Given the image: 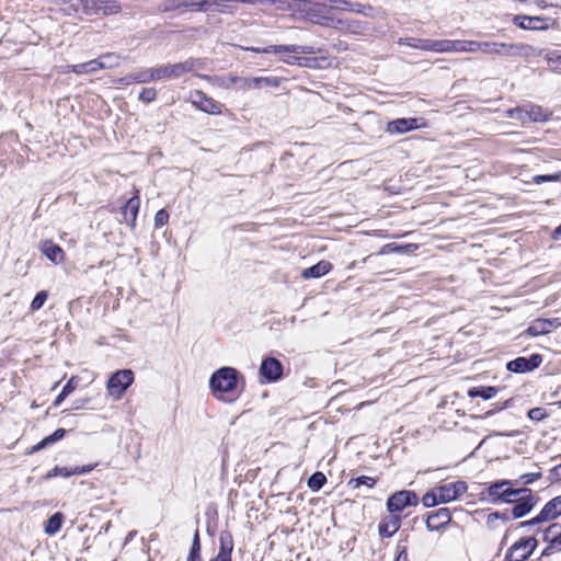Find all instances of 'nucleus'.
I'll return each mask as SVG.
<instances>
[{"instance_id":"2eb2a0df","label":"nucleus","mask_w":561,"mask_h":561,"mask_svg":"<svg viewBox=\"0 0 561 561\" xmlns=\"http://www.w3.org/2000/svg\"><path fill=\"white\" fill-rule=\"evenodd\" d=\"M542 362V357L538 354H533L529 358L518 357L506 364V368L510 371L523 374L528 373L537 368Z\"/></svg>"},{"instance_id":"37998d69","label":"nucleus","mask_w":561,"mask_h":561,"mask_svg":"<svg viewBox=\"0 0 561 561\" xmlns=\"http://www.w3.org/2000/svg\"><path fill=\"white\" fill-rule=\"evenodd\" d=\"M559 551H561V535L548 543V546L541 552V557H548Z\"/></svg>"},{"instance_id":"9b49d317","label":"nucleus","mask_w":561,"mask_h":561,"mask_svg":"<svg viewBox=\"0 0 561 561\" xmlns=\"http://www.w3.org/2000/svg\"><path fill=\"white\" fill-rule=\"evenodd\" d=\"M515 491L518 492L519 497L514 499L515 501L513 503H515V506L513 507L512 513L515 518H520L534 508L537 504V499L530 489L520 488Z\"/></svg>"},{"instance_id":"09e8293b","label":"nucleus","mask_w":561,"mask_h":561,"mask_svg":"<svg viewBox=\"0 0 561 561\" xmlns=\"http://www.w3.org/2000/svg\"><path fill=\"white\" fill-rule=\"evenodd\" d=\"M57 476H60V477H64V478H68L70 476H72V468L55 467L53 470H50L47 473V478H54V477H57Z\"/></svg>"},{"instance_id":"c85d7f7f","label":"nucleus","mask_w":561,"mask_h":561,"mask_svg":"<svg viewBox=\"0 0 561 561\" xmlns=\"http://www.w3.org/2000/svg\"><path fill=\"white\" fill-rule=\"evenodd\" d=\"M550 116L541 106L531 105L529 110H525V119L528 118L533 122H546Z\"/></svg>"},{"instance_id":"e433bc0d","label":"nucleus","mask_w":561,"mask_h":561,"mask_svg":"<svg viewBox=\"0 0 561 561\" xmlns=\"http://www.w3.org/2000/svg\"><path fill=\"white\" fill-rule=\"evenodd\" d=\"M186 10L206 12L210 8L209 0H185Z\"/></svg>"},{"instance_id":"bb28decb","label":"nucleus","mask_w":561,"mask_h":561,"mask_svg":"<svg viewBox=\"0 0 561 561\" xmlns=\"http://www.w3.org/2000/svg\"><path fill=\"white\" fill-rule=\"evenodd\" d=\"M122 10L121 4L115 0H99L98 14L112 15Z\"/></svg>"},{"instance_id":"f704fd0d","label":"nucleus","mask_w":561,"mask_h":561,"mask_svg":"<svg viewBox=\"0 0 561 561\" xmlns=\"http://www.w3.org/2000/svg\"><path fill=\"white\" fill-rule=\"evenodd\" d=\"M517 44L495 43L494 54L501 56H516Z\"/></svg>"},{"instance_id":"3c124183","label":"nucleus","mask_w":561,"mask_h":561,"mask_svg":"<svg viewBox=\"0 0 561 561\" xmlns=\"http://www.w3.org/2000/svg\"><path fill=\"white\" fill-rule=\"evenodd\" d=\"M237 76H229L227 78H216V83L221 88L230 89L233 84H237Z\"/></svg>"},{"instance_id":"ea45409f","label":"nucleus","mask_w":561,"mask_h":561,"mask_svg":"<svg viewBox=\"0 0 561 561\" xmlns=\"http://www.w3.org/2000/svg\"><path fill=\"white\" fill-rule=\"evenodd\" d=\"M422 503L425 507H433L442 503L440 500H438V493L436 488H433L423 495Z\"/></svg>"},{"instance_id":"13d9d810","label":"nucleus","mask_w":561,"mask_h":561,"mask_svg":"<svg viewBox=\"0 0 561 561\" xmlns=\"http://www.w3.org/2000/svg\"><path fill=\"white\" fill-rule=\"evenodd\" d=\"M480 51L484 54H494L495 42H479Z\"/></svg>"},{"instance_id":"cd10ccee","label":"nucleus","mask_w":561,"mask_h":561,"mask_svg":"<svg viewBox=\"0 0 561 561\" xmlns=\"http://www.w3.org/2000/svg\"><path fill=\"white\" fill-rule=\"evenodd\" d=\"M219 556H228L231 557V552L233 550V539L232 535L229 531H221L219 535Z\"/></svg>"},{"instance_id":"7c9ffc66","label":"nucleus","mask_w":561,"mask_h":561,"mask_svg":"<svg viewBox=\"0 0 561 561\" xmlns=\"http://www.w3.org/2000/svg\"><path fill=\"white\" fill-rule=\"evenodd\" d=\"M499 389L495 387H477L469 391L471 398L481 397L485 400L492 399L496 396Z\"/></svg>"},{"instance_id":"20e7f679","label":"nucleus","mask_w":561,"mask_h":561,"mask_svg":"<svg viewBox=\"0 0 561 561\" xmlns=\"http://www.w3.org/2000/svg\"><path fill=\"white\" fill-rule=\"evenodd\" d=\"M133 382L134 373L130 369L117 370L107 381V392L115 400H119Z\"/></svg>"},{"instance_id":"f257e3e1","label":"nucleus","mask_w":561,"mask_h":561,"mask_svg":"<svg viewBox=\"0 0 561 561\" xmlns=\"http://www.w3.org/2000/svg\"><path fill=\"white\" fill-rule=\"evenodd\" d=\"M296 10L304 13L312 23L330 25L334 23L331 12L335 10L333 0H299Z\"/></svg>"},{"instance_id":"473e14b6","label":"nucleus","mask_w":561,"mask_h":561,"mask_svg":"<svg viewBox=\"0 0 561 561\" xmlns=\"http://www.w3.org/2000/svg\"><path fill=\"white\" fill-rule=\"evenodd\" d=\"M159 10L161 12L186 10V2L185 0H163L159 5Z\"/></svg>"},{"instance_id":"58836bf2","label":"nucleus","mask_w":561,"mask_h":561,"mask_svg":"<svg viewBox=\"0 0 561 561\" xmlns=\"http://www.w3.org/2000/svg\"><path fill=\"white\" fill-rule=\"evenodd\" d=\"M404 44L416 49L421 50H430L431 51V45L432 39H423V38H405Z\"/></svg>"},{"instance_id":"72a5a7b5","label":"nucleus","mask_w":561,"mask_h":561,"mask_svg":"<svg viewBox=\"0 0 561 561\" xmlns=\"http://www.w3.org/2000/svg\"><path fill=\"white\" fill-rule=\"evenodd\" d=\"M545 58L551 69L561 72V51L551 50L545 54Z\"/></svg>"},{"instance_id":"a19ab883","label":"nucleus","mask_w":561,"mask_h":561,"mask_svg":"<svg viewBox=\"0 0 561 561\" xmlns=\"http://www.w3.org/2000/svg\"><path fill=\"white\" fill-rule=\"evenodd\" d=\"M558 536H561V524H552L550 525L543 533V541L549 543L553 539H556Z\"/></svg>"},{"instance_id":"864d4df0","label":"nucleus","mask_w":561,"mask_h":561,"mask_svg":"<svg viewBox=\"0 0 561 561\" xmlns=\"http://www.w3.org/2000/svg\"><path fill=\"white\" fill-rule=\"evenodd\" d=\"M410 248H415L414 244H409L407 247H398V245H393L391 243L389 244H386L381 251H380V254H385V253H388V252H404L407 249H410Z\"/></svg>"},{"instance_id":"423d86ee","label":"nucleus","mask_w":561,"mask_h":561,"mask_svg":"<svg viewBox=\"0 0 561 561\" xmlns=\"http://www.w3.org/2000/svg\"><path fill=\"white\" fill-rule=\"evenodd\" d=\"M196 66L195 60L188 59L178 64H167L156 67L157 80L176 79L186 72L192 71Z\"/></svg>"},{"instance_id":"a211bd4d","label":"nucleus","mask_w":561,"mask_h":561,"mask_svg":"<svg viewBox=\"0 0 561 561\" xmlns=\"http://www.w3.org/2000/svg\"><path fill=\"white\" fill-rule=\"evenodd\" d=\"M451 520L450 511L446 507L439 508L430 514L426 518V528L430 531L439 530L448 525Z\"/></svg>"},{"instance_id":"5701e85b","label":"nucleus","mask_w":561,"mask_h":561,"mask_svg":"<svg viewBox=\"0 0 561 561\" xmlns=\"http://www.w3.org/2000/svg\"><path fill=\"white\" fill-rule=\"evenodd\" d=\"M332 268V264L329 261H320L313 266L305 268L301 272V277L308 278H319L328 274Z\"/></svg>"},{"instance_id":"0e129e2a","label":"nucleus","mask_w":561,"mask_h":561,"mask_svg":"<svg viewBox=\"0 0 561 561\" xmlns=\"http://www.w3.org/2000/svg\"><path fill=\"white\" fill-rule=\"evenodd\" d=\"M263 83L271 87H277L278 80L276 78L265 77L263 78Z\"/></svg>"},{"instance_id":"5fc2aeb1","label":"nucleus","mask_w":561,"mask_h":561,"mask_svg":"<svg viewBox=\"0 0 561 561\" xmlns=\"http://www.w3.org/2000/svg\"><path fill=\"white\" fill-rule=\"evenodd\" d=\"M169 220V214L165 209H160L157 211L154 216V224L156 226H164L168 224Z\"/></svg>"},{"instance_id":"412c9836","label":"nucleus","mask_w":561,"mask_h":561,"mask_svg":"<svg viewBox=\"0 0 561 561\" xmlns=\"http://www.w3.org/2000/svg\"><path fill=\"white\" fill-rule=\"evenodd\" d=\"M401 526V517L391 513L379 523V535L385 538L391 537Z\"/></svg>"},{"instance_id":"79ce46f5","label":"nucleus","mask_w":561,"mask_h":561,"mask_svg":"<svg viewBox=\"0 0 561 561\" xmlns=\"http://www.w3.org/2000/svg\"><path fill=\"white\" fill-rule=\"evenodd\" d=\"M348 484L353 488H358L360 485L373 488L376 484V480L371 477L362 476L356 479H351Z\"/></svg>"},{"instance_id":"c756f323","label":"nucleus","mask_w":561,"mask_h":561,"mask_svg":"<svg viewBox=\"0 0 561 561\" xmlns=\"http://www.w3.org/2000/svg\"><path fill=\"white\" fill-rule=\"evenodd\" d=\"M62 522H64V515L59 512L55 513L45 523V533L50 536L57 534L62 526Z\"/></svg>"},{"instance_id":"338daca9","label":"nucleus","mask_w":561,"mask_h":561,"mask_svg":"<svg viewBox=\"0 0 561 561\" xmlns=\"http://www.w3.org/2000/svg\"><path fill=\"white\" fill-rule=\"evenodd\" d=\"M263 83V77L251 78L252 88H260Z\"/></svg>"},{"instance_id":"f8f14e48","label":"nucleus","mask_w":561,"mask_h":561,"mask_svg":"<svg viewBox=\"0 0 561 561\" xmlns=\"http://www.w3.org/2000/svg\"><path fill=\"white\" fill-rule=\"evenodd\" d=\"M537 545L538 541L534 537L523 538L508 549L506 553L507 559L526 561L531 556Z\"/></svg>"},{"instance_id":"4c0bfd02","label":"nucleus","mask_w":561,"mask_h":561,"mask_svg":"<svg viewBox=\"0 0 561 561\" xmlns=\"http://www.w3.org/2000/svg\"><path fill=\"white\" fill-rule=\"evenodd\" d=\"M201 542L198 530L195 531L190 554L186 561H201Z\"/></svg>"},{"instance_id":"49530a36","label":"nucleus","mask_w":561,"mask_h":561,"mask_svg":"<svg viewBox=\"0 0 561 561\" xmlns=\"http://www.w3.org/2000/svg\"><path fill=\"white\" fill-rule=\"evenodd\" d=\"M47 297H48V294L45 290L37 293L31 302V309L33 311L39 310L44 306L45 301L47 300Z\"/></svg>"},{"instance_id":"7ed1b4c3","label":"nucleus","mask_w":561,"mask_h":561,"mask_svg":"<svg viewBox=\"0 0 561 561\" xmlns=\"http://www.w3.org/2000/svg\"><path fill=\"white\" fill-rule=\"evenodd\" d=\"M243 49L256 54H279L282 55V60L289 65H294L299 60V58L293 56V54H314L313 47L307 45H270L266 47H243Z\"/></svg>"},{"instance_id":"a18cd8bd","label":"nucleus","mask_w":561,"mask_h":561,"mask_svg":"<svg viewBox=\"0 0 561 561\" xmlns=\"http://www.w3.org/2000/svg\"><path fill=\"white\" fill-rule=\"evenodd\" d=\"M479 42L477 41H459V53H476L479 51Z\"/></svg>"},{"instance_id":"680f3d73","label":"nucleus","mask_w":561,"mask_h":561,"mask_svg":"<svg viewBox=\"0 0 561 561\" xmlns=\"http://www.w3.org/2000/svg\"><path fill=\"white\" fill-rule=\"evenodd\" d=\"M237 84H239V89H242V90H249L252 88L251 78H239L238 77Z\"/></svg>"},{"instance_id":"393cba45","label":"nucleus","mask_w":561,"mask_h":561,"mask_svg":"<svg viewBox=\"0 0 561 561\" xmlns=\"http://www.w3.org/2000/svg\"><path fill=\"white\" fill-rule=\"evenodd\" d=\"M430 47H431V51H435V53H454V51L459 53V41H451V39L433 41L432 39V45Z\"/></svg>"},{"instance_id":"e2e57ef3","label":"nucleus","mask_w":561,"mask_h":561,"mask_svg":"<svg viewBox=\"0 0 561 561\" xmlns=\"http://www.w3.org/2000/svg\"><path fill=\"white\" fill-rule=\"evenodd\" d=\"M333 5L335 9L345 10L351 8L352 3L347 0H333Z\"/></svg>"},{"instance_id":"f03ea898","label":"nucleus","mask_w":561,"mask_h":561,"mask_svg":"<svg viewBox=\"0 0 561 561\" xmlns=\"http://www.w3.org/2000/svg\"><path fill=\"white\" fill-rule=\"evenodd\" d=\"M239 373L232 367H221L216 370L209 380V386L219 400H225V394L232 392L238 386Z\"/></svg>"},{"instance_id":"bf43d9fd","label":"nucleus","mask_w":561,"mask_h":561,"mask_svg":"<svg viewBox=\"0 0 561 561\" xmlns=\"http://www.w3.org/2000/svg\"><path fill=\"white\" fill-rule=\"evenodd\" d=\"M95 467H96V463H94V465H88V466H82V467H75V468H72V476H73V474H84V473H89V472H90V471H92Z\"/></svg>"},{"instance_id":"a878e982","label":"nucleus","mask_w":561,"mask_h":561,"mask_svg":"<svg viewBox=\"0 0 561 561\" xmlns=\"http://www.w3.org/2000/svg\"><path fill=\"white\" fill-rule=\"evenodd\" d=\"M65 434H66V431L64 428L56 430L51 435L45 437L39 443L34 445L31 448L30 453L33 454V453L39 451L41 449L45 448L46 446L61 439L65 436Z\"/></svg>"},{"instance_id":"0eeeda50","label":"nucleus","mask_w":561,"mask_h":561,"mask_svg":"<svg viewBox=\"0 0 561 561\" xmlns=\"http://www.w3.org/2000/svg\"><path fill=\"white\" fill-rule=\"evenodd\" d=\"M419 497L413 491L402 490L394 492L387 501V508L390 513H399L409 506H416Z\"/></svg>"},{"instance_id":"de8ad7c7","label":"nucleus","mask_w":561,"mask_h":561,"mask_svg":"<svg viewBox=\"0 0 561 561\" xmlns=\"http://www.w3.org/2000/svg\"><path fill=\"white\" fill-rule=\"evenodd\" d=\"M156 98L157 90L154 88H145L139 94V100L145 103H151Z\"/></svg>"},{"instance_id":"b1692460","label":"nucleus","mask_w":561,"mask_h":561,"mask_svg":"<svg viewBox=\"0 0 561 561\" xmlns=\"http://www.w3.org/2000/svg\"><path fill=\"white\" fill-rule=\"evenodd\" d=\"M126 84L130 83H148L151 81H158L156 78V69L149 68L136 73H130L122 79Z\"/></svg>"},{"instance_id":"4468645a","label":"nucleus","mask_w":561,"mask_h":561,"mask_svg":"<svg viewBox=\"0 0 561 561\" xmlns=\"http://www.w3.org/2000/svg\"><path fill=\"white\" fill-rule=\"evenodd\" d=\"M561 515V495L549 501L541 512L530 520L522 523L523 526L536 525L542 522L554 519Z\"/></svg>"},{"instance_id":"9d476101","label":"nucleus","mask_w":561,"mask_h":561,"mask_svg":"<svg viewBox=\"0 0 561 561\" xmlns=\"http://www.w3.org/2000/svg\"><path fill=\"white\" fill-rule=\"evenodd\" d=\"M190 102L197 110L210 114L219 115L221 113L222 104L207 96L203 91L195 90L190 94Z\"/></svg>"},{"instance_id":"774afa93","label":"nucleus","mask_w":561,"mask_h":561,"mask_svg":"<svg viewBox=\"0 0 561 561\" xmlns=\"http://www.w3.org/2000/svg\"><path fill=\"white\" fill-rule=\"evenodd\" d=\"M210 561H232V560H231V557L217 554L216 558L211 559Z\"/></svg>"},{"instance_id":"aec40b11","label":"nucleus","mask_w":561,"mask_h":561,"mask_svg":"<svg viewBox=\"0 0 561 561\" xmlns=\"http://www.w3.org/2000/svg\"><path fill=\"white\" fill-rule=\"evenodd\" d=\"M39 251L54 264H60L65 260L64 250L50 240L41 241Z\"/></svg>"},{"instance_id":"4d7b16f0","label":"nucleus","mask_w":561,"mask_h":561,"mask_svg":"<svg viewBox=\"0 0 561 561\" xmlns=\"http://www.w3.org/2000/svg\"><path fill=\"white\" fill-rule=\"evenodd\" d=\"M528 416L534 421H540L546 416V413L541 408H534L529 410Z\"/></svg>"},{"instance_id":"6e6552de","label":"nucleus","mask_w":561,"mask_h":561,"mask_svg":"<svg viewBox=\"0 0 561 561\" xmlns=\"http://www.w3.org/2000/svg\"><path fill=\"white\" fill-rule=\"evenodd\" d=\"M513 488V482L510 480H502L499 482L492 483L488 488V494L491 499V502L497 503H512L515 500L512 499V495H518V492Z\"/></svg>"},{"instance_id":"6e6d98bb","label":"nucleus","mask_w":561,"mask_h":561,"mask_svg":"<svg viewBox=\"0 0 561 561\" xmlns=\"http://www.w3.org/2000/svg\"><path fill=\"white\" fill-rule=\"evenodd\" d=\"M507 116L510 118H516V119H519L522 121L523 123L525 122V110L524 108H512V110H508L506 112Z\"/></svg>"},{"instance_id":"dca6fc26","label":"nucleus","mask_w":561,"mask_h":561,"mask_svg":"<svg viewBox=\"0 0 561 561\" xmlns=\"http://www.w3.org/2000/svg\"><path fill=\"white\" fill-rule=\"evenodd\" d=\"M561 327V322L558 318L552 319H536L525 331L530 336H539L550 333L552 330Z\"/></svg>"},{"instance_id":"1a4fd4ad","label":"nucleus","mask_w":561,"mask_h":561,"mask_svg":"<svg viewBox=\"0 0 561 561\" xmlns=\"http://www.w3.org/2000/svg\"><path fill=\"white\" fill-rule=\"evenodd\" d=\"M514 25L529 31H546L556 24V20L547 16L515 15Z\"/></svg>"},{"instance_id":"052dcab7","label":"nucleus","mask_w":561,"mask_h":561,"mask_svg":"<svg viewBox=\"0 0 561 561\" xmlns=\"http://www.w3.org/2000/svg\"><path fill=\"white\" fill-rule=\"evenodd\" d=\"M75 379V377L70 378L69 381L65 385V387L62 388L64 396H69L72 391H75L77 386Z\"/></svg>"},{"instance_id":"4be33fe9","label":"nucleus","mask_w":561,"mask_h":561,"mask_svg":"<svg viewBox=\"0 0 561 561\" xmlns=\"http://www.w3.org/2000/svg\"><path fill=\"white\" fill-rule=\"evenodd\" d=\"M139 206H140V199L137 195L130 197L125 206L123 207V217H124V220L130 225V226H134L135 225V221H136V218H137V214H138V210H139Z\"/></svg>"},{"instance_id":"c9c22d12","label":"nucleus","mask_w":561,"mask_h":561,"mask_svg":"<svg viewBox=\"0 0 561 561\" xmlns=\"http://www.w3.org/2000/svg\"><path fill=\"white\" fill-rule=\"evenodd\" d=\"M325 482V476L322 472L317 471L308 479V486L313 491H319Z\"/></svg>"},{"instance_id":"c03bdc74","label":"nucleus","mask_w":561,"mask_h":561,"mask_svg":"<svg viewBox=\"0 0 561 561\" xmlns=\"http://www.w3.org/2000/svg\"><path fill=\"white\" fill-rule=\"evenodd\" d=\"M85 14H98L99 0H78Z\"/></svg>"},{"instance_id":"ddd939ff","label":"nucleus","mask_w":561,"mask_h":561,"mask_svg":"<svg viewBox=\"0 0 561 561\" xmlns=\"http://www.w3.org/2000/svg\"><path fill=\"white\" fill-rule=\"evenodd\" d=\"M438 493V500L442 503H449L458 500L468 490V485L465 481H456L436 486Z\"/></svg>"},{"instance_id":"69168bd1","label":"nucleus","mask_w":561,"mask_h":561,"mask_svg":"<svg viewBox=\"0 0 561 561\" xmlns=\"http://www.w3.org/2000/svg\"><path fill=\"white\" fill-rule=\"evenodd\" d=\"M499 518H500V514L499 513H491L488 516L486 524L491 527L493 522H495Z\"/></svg>"},{"instance_id":"8fccbe9b","label":"nucleus","mask_w":561,"mask_h":561,"mask_svg":"<svg viewBox=\"0 0 561 561\" xmlns=\"http://www.w3.org/2000/svg\"><path fill=\"white\" fill-rule=\"evenodd\" d=\"M533 180H534V182L536 184H541V183H545V182L561 181V172L554 173V174H550V175H536V176H534Z\"/></svg>"},{"instance_id":"603ef678","label":"nucleus","mask_w":561,"mask_h":561,"mask_svg":"<svg viewBox=\"0 0 561 561\" xmlns=\"http://www.w3.org/2000/svg\"><path fill=\"white\" fill-rule=\"evenodd\" d=\"M535 4L539 9L561 8V0H535Z\"/></svg>"},{"instance_id":"6ab92c4d","label":"nucleus","mask_w":561,"mask_h":561,"mask_svg":"<svg viewBox=\"0 0 561 561\" xmlns=\"http://www.w3.org/2000/svg\"><path fill=\"white\" fill-rule=\"evenodd\" d=\"M260 373L268 381H276L283 374V366L276 358L268 357L262 362Z\"/></svg>"},{"instance_id":"2f4dec72","label":"nucleus","mask_w":561,"mask_h":561,"mask_svg":"<svg viewBox=\"0 0 561 561\" xmlns=\"http://www.w3.org/2000/svg\"><path fill=\"white\" fill-rule=\"evenodd\" d=\"M543 50L538 49L531 45L517 44L516 56H523L526 58L541 56Z\"/></svg>"},{"instance_id":"39448f33","label":"nucleus","mask_w":561,"mask_h":561,"mask_svg":"<svg viewBox=\"0 0 561 561\" xmlns=\"http://www.w3.org/2000/svg\"><path fill=\"white\" fill-rule=\"evenodd\" d=\"M114 59L115 57L113 55L107 54L101 56L99 59H93L83 64L69 65L66 67L64 72H75L77 75L93 73L98 70L113 67Z\"/></svg>"},{"instance_id":"f3484780","label":"nucleus","mask_w":561,"mask_h":561,"mask_svg":"<svg viewBox=\"0 0 561 561\" xmlns=\"http://www.w3.org/2000/svg\"><path fill=\"white\" fill-rule=\"evenodd\" d=\"M425 126L423 118H398L388 123L387 130L391 134H403Z\"/></svg>"}]
</instances>
